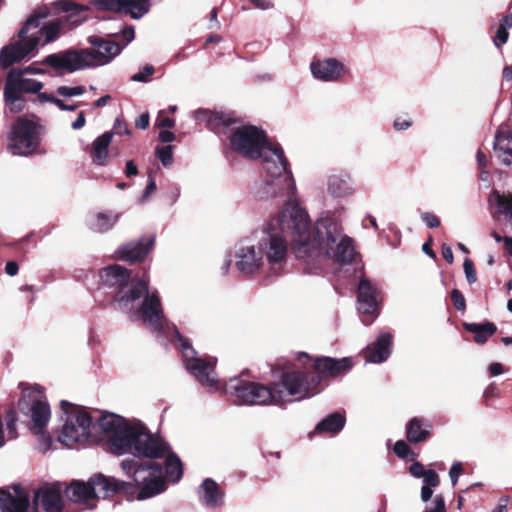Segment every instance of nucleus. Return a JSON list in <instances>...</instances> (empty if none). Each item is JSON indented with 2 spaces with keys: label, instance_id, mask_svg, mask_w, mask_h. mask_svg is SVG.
Masks as SVG:
<instances>
[{
  "label": "nucleus",
  "instance_id": "nucleus-1",
  "mask_svg": "<svg viewBox=\"0 0 512 512\" xmlns=\"http://www.w3.org/2000/svg\"><path fill=\"white\" fill-rule=\"evenodd\" d=\"M286 238L290 239L296 258L313 273L322 260L333 259L340 264H346L355 256L352 239L342 234L340 224L330 212L324 213L318 219L316 233L313 234L307 211L296 203H289L270 222L269 228L263 231L259 240L262 253H265L269 264V271L275 276L284 271L287 263Z\"/></svg>",
  "mask_w": 512,
  "mask_h": 512
},
{
  "label": "nucleus",
  "instance_id": "nucleus-2",
  "mask_svg": "<svg viewBox=\"0 0 512 512\" xmlns=\"http://www.w3.org/2000/svg\"><path fill=\"white\" fill-rule=\"evenodd\" d=\"M120 467L133 482L98 474L87 482L73 481L65 489L67 499L89 505L96 498H108L117 493H123L138 500H145L166 490L163 469L158 463H139L131 458L124 459Z\"/></svg>",
  "mask_w": 512,
  "mask_h": 512
},
{
  "label": "nucleus",
  "instance_id": "nucleus-3",
  "mask_svg": "<svg viewBox=\"0 0 512 512\" xmlns=\"http://www.w3.org/2000/svg\"><path fill=\"white\" fill-rule=\"evenodd\" d=\"M98 426L106 435L109 449L113 454L135 453L150 459L166 455V477L172 482H178L182 478L183 466L180 458L175 453H170L168 444L151 434L143 424H131L121 416L108 413L101 416Z\"/></svg>",
  "mask_w": 512,
  "mask_h": 512
},
{
  "label": "nucleus",
  "instance_id": "nucleus-4",
  "mask_svg": "<svg viewBox=\"0 0 512 512\" xmlns=\"http://www.w3.org/2000/svg\"><path fill=\"white\" fill-rule=\"evenodd\" d=\"M104 285L115 289L113 296L118 309L132 320L142 319L155 332L170 329L164 318L160 297L156 290L150 291L148 279H130L129 271L120 265L104 268L100 273Z\"/></svg>",
  "mask_w": 512,
  "mask_h": 512
},
{
  "label": "nucleus",
  "instance_id": "nucleus-5",
  "mask_svg": "<svg viewBox=\"0 0 512 512\" xmlns=\"http://www.w3.org/2000/svg\"><path fill=\"white\" fill-rule=\"evenodd\" d=\"M297 362L303 366V370L283 373V385L287 388L289 395H298V400L317 394L320 391L322 377L345 375L354 365L350 357L341 359L322 357L312 360L304 352L299 353Z\"/></svg>",
  "mask_w": 512,
  "mask_h": 512
},
{
  "label": "nucleus",
  "instance_id": "nucleus-6",
  "mask_svg": "<svg viewBox=\"0 0 512 512\" xmlns=\"http://www.w3.org/2000/svg\"><path fill=\"white\" fill-rule=\"evenodd\" d=\"M43 16L31 17L19 32V40L3 47L0 51V68L6 69L13 64L36 54L41 36L45 37L43 44L57 40L65 28L61 18L58 17L41 23Z\"/></svg>",
  "mask_w": 512,
  "mask_h": 512
},
{
  "label": "nucleus",
  "instance_id": "nucleus-7",
  "mask_svg": "<svg viewBox=\"0 0 512 512\" xmlns=\"http://www.w3.org/2000/svg\"><path fill=\"white\" fill-rule=\"evenodd\" d=\"M262 166L264 175L254 186V198L259 201L283 199L291 202L295 197L296 185L283 150L266 151Z\"/></svg>",
  "mask_w": 512,
  "mask_h": 512
},
{
  "label": "nucleus",
  "instance_id": "nucleus-8",
  "mask_svg": "<svg viewBox=\"0 0 512 512\" xmlns=\"http://www.w3.org/2000/svg\"><path fill=\"white\" fill-rule=\"evenodd\" d=\"M226 391L243 405H280L290 401L289 397L291 396L283 385V377L273 388L261 383L234 378L227 383ZM294 396L298 400V395Z\"/></svg>",
  "mask_w": 512,
  "mask_h": 512
},
{
  "label": "nucleus",
  "instance_id": "nucleus-9",
  "mask_svg": "<svg viewBox=\"0 0 512 512\" xmlns=\"http://www.w3.org/2000/svg\"><path fill=\"white\" fill-rule=\"evenodd\" d=\"M60 404L65 418L62 417L64 425L59 435V441L70 448L97 441L91 432L93 424L90 415L66 400H62Z\"/></svg>",
  "mask_w": 512,
  "mask_h": 512
},
{
  "label": "nucleus",
  "instance_id": "nucleus-10",
  "mask_svg": "<svg viewBox=\"0 0 512 512\" xmlns=\"http://www.w3.org/2000/svg\"><path fill=\"white\" fill-rule=\"evenodd\" d=\"M171 329L174 338L178 342L179 349L182 352L186 370L190 372L202 386L213 391L218 390L220 384L215 373L216 359L212 357L207 359L197 357V352L190 345L189 341L180 334L174 324H171Z\"/></svg>",
  "mask_w": 512,
  "mask_h": 512
},
{
  "label": "nucleus",
  "instance_id": "nucleus-11",
  "mask_svg": "<svg viewBox=\"0 0 512 512\" xmlns=\"http://www.w3.org/2000/svg\"><path fill=\"white\" fill-rule=\"evenodd\" d=\"M230 144L237 153L249 159L262 158V162L265 161L266 151L282 150L279 145L269 144L264 131L252 125L234 128L230 135Z\"/></svg>",
  "mask_w": 512,
  "mask_h": 512
},
{
  "label": "nucleus",
  "instance_id": "nucleus-12",
  "mask_svg": "<svg viewBox=\"0 0 512 512\" xmlns=\"http://www.w3.org/2000/svg\"><path fill=\"white\" fill-rule=\"evenodd\" d=\"M42 127L36 122L20 117L12 126L8 136V149L13 155L27 156L40 144Z\"/></svg>",
  "mask_w": 512,
  "mask_h": 512
},
{
  "label": "nucleus",
  "instance_id": "nucleus-13",
  "mask_svg": "<svg viewBox=\"0 0 512 512\" xmlns=\"http://www.w3.org/2000/svg\"><path fill=\"white\" fill-rule=\"evenodd\" d=\"M121 36L124 40L123 45L115 41L105 40L96 35L88 37L87 41L92 46L90 49L87 48L91 68L106 65L119 55L122 49L134 39V28H124L121 31Z\"/></svg>",
  "mask_w": 512,
  "mask_h": 512
},
{
  "label": "nucleus",
  "instance_id": "nucleus-14",
  "mask_svg": "<svg viewBox=\"0 0 512 512\" xmlns=\"http://www.w3.org/2000/svg\"><path fill=\"white\" fill-rule=\"evenodd\" d=\"M42 64L50 66L59 73H73L91 68L88 49H67L50 54L42 60Z\"/></svg>",
  "mask_w": 512,
  "mask_h": 512
},
{
  "label": "nucleus",
  "instance_id": "nucleus-15",
  "mask_svg": "<svg viewBox=\"0 0 512 512\" xmlns=\"http://www.w3.org/2000/svg\"><path fill=\"white\" fill-rule=\"evenodd\" d=\"M45 71L34 67L33 65L25 68H13L9 71L5 86L4 94H10L14 99V92L22 93H38L43 88V83L30 78V75L43 74Z\"/></svg>",
  "mask_w": 512,
  "mask_h": 512
},
{
  "label": "nucleus",
  "instance_id": "nucleus-16",
  "mask_svg": "<svg viewBox=\"0 0 512 512\" xmlns=\"http://www.w3.org/2000/svg\"><path fill=\"white\" fill-rule=\"evenodd\" d=\"M264 264L262 249L258 243L251 240H242L235 251L236 268L247 276H253L259 272Z\"/></svg>",
  "mask_w": 512,
  "mask_h": 512
},
{
  "label": "nucleus",
  "instance_id": "nucleus-17",
  "mask_svg": "<svg viewBox=\"0 0 512 512\" xmlns=\"http://www.w3.org/2000/svg\"><path fill=\"white\" fill-rule=\"evenodd\" d=\"M380 289L365 277H362L357 290L358 311L362 315L372 316L371 319H362L365 325H370L379 313L378 297Z\"/></svg>",
  "mask_w": 512,
  "mask_h": 512
},
{
  "label": "nucleus",
  "instance_id": "nucleus-18",
  "mask_svg": "<svg viewBox=\"0 0 512 512\" xmlns=\"http://www.w3.org/2000/svg\"><path fill=\"white\" fill-rule=\"evenodd\" d=\"M93 3L100 10L123 13L133 19L142 18L150 9V5L141 0H93Z\"/></svg>",
  "mask_w": 512,
  "mask_h": 512
},
{
  "label": "nucleus",
  "instance_id": "nucleus-19",
  "mask_svg": "<svg viewBox=\"0 0 512 512\" xmlns=\"http://www.w3.org/2000/svg\"><path fill=\"white\" fill-rule=\"evenodd\" d=\"M30 505V495L21 485H15L12 492L0 490V511L3 512H38Z\"/></svg>",
  "mask_w": 512,
  "mask_h": 512
},
{
  "label": "nucleus",
  "instance_id": "nucleus-20",
  "mask_svg": "<svg viewBox=\"0 0 512 512\" xmlns=\"http://www.w3.org/2000/svg\"><path fill=\"white\" fill-rule=\"evenodd\" d=\"M33 503L36 508L40 504L45 512H61L63 509L62 485L58 482L42 485L35 490Z\"/></svg>",
  "mask_w": 512,
  "mask_h": 512
},
{
  "label": "nucleus",
  "instance_id": "nucleus-21",
  "mask_svg": "<svg viewBox=\"0 0 512 512\" xmlns=\"http://www.w3.org/2000/svg\"><path fill=\"white\" fill-rule=\"evenodd\" d=\"M313 77L322 82H337L345 74V66L335 58L314 60L310 64Z\"/></svg>",
  "mask_w": 512,
  "mask_h": 512
},
{
  "label": "nucleus",
  "instance_id": "nucleus-22",
  "mask_svg": "<svg viewBox=\"0 0 512 512\" xmlns=\"http://www.w3.org/2000/svg\"><path fill=\"white\" fill-rule=\"evenodd\" d=\"M53 4L56 10L65 13L64 15L59 16L65 27L70 29L75 28L85 22L88 18V7L85 5L77 4L71 0H58Z\"/></svg>",
  "mask_w": 512,
  "mask_h": 512
},
{
  "label": "nucleus",
  "instance_id": "nucleus-23",
  "mask_svg": "<svg viewBox=\"0 0 512 512\" xmlns=\"http://www.w3.org/2000/svg\"><path fill=\"white\" fill-rule=\"evenodd\" d=\"M155 244V236L143 237L138 241H131L118 248L116 254L119 259L128 262L142 261Z\"/></svg>",
  "mask_w": 512,
  "mask_h": 512
},
{
  "label": "nucleus",
  "instance_id": "nucleus-24",
  "mask_svg": "<svg viewBox=\"0 0 512 512\" xmlns=\"http://www.w3.org/2000/svg\"><path fill=\"white\" fill-rule=\"evenodd\" d=\"M25 406L28 407V411L26 413L30 416L33 422V429L35 430V433H40L50 419L51 412L49 404L41 399H35L29 404L25 399H23L19 402V407L24 411Z\"/></svg>",
  "mask_w": 512,
  "mask_h": 512
},
{
  "label": "nucleus",
  "instance_id": "nucleus-25",
  "mask_svg": "<svg viewBox=\"0 0 512 512\" xmlns=\"http://www.w3.org/2000/svg\"><path fill=\"white\" fill-rule=\"evenodd\" d=\"M392 335L390 333H381L375 343L366 348V361L371 363H382L388 359L391 354Z\"/></svg>",
  "mask_w": 512,
  "mask_h": 512
},
{
  "label": "nucleus",
  "instance_id": "nucleus-26",
  "mask_svg": "<svg viewBox=\"0 0 512 512\" xmlns=\"http://www.w3.org/2000/svg\"><path fill=\"white\" fill-rule=\"evenodd\" d=\"M432 424L421 417H413L406 424V438L410 443H421L431 436Z\"/></svg>",
  "mask_w": 512,
  "mask_h": 512
},
{
  "label": "nucleus",
  "instance_id": "nucleus-27",
  "mask_svg": "<svg viewBox=\"0 0 512 512\" xmlns=\"http://www.w3.org/2000/svg\"><path fill=\"white\" fill-rule=\"evenodd\" d=\"M327 191L336 198L349 197L354 194L352 179L348 173L332 174L327 179Z\"/></svg>",
  "mask_w": 512,
  "mask_h": 512
},
{
  "label": "nucleus",
  "instance_id": "nucleus-28",
  "mask_svg": "<svg viewBox=\"0 0 512 512\" xmlns=\"http://www.w3.org/2000/svg\"><path fill=\"white\" fill-rule=\"evenodd\" d=\"M113 133L105 132L98 136L93 142L90 150V157L93 164L97 166H106L109 162V145L112 141Z\"/></svg>",
  "mask_w": 512,
  "mask_h": 512
},
{
  "label": "nucleus",
  "instance_id": "nucleus-29",
  "mask_svg": "<svg viewBox=\"0 0 512 512\" xmlns=\"http://www.w3.org/2000/svg\"><path fill=\"white\" fill-rule=\"evenodd\" d=\"M223 497V492L214 480L207 478L203 481L199 490V498L204 505L211 508L219 506L223 503Z\"/></svg>",
  "mask_w": 512,
  "mask_h": 512
},
{
  "label": "nucleus",
  "instance_id": "nucleus-30",
  "mask_svg": "<svg viewBox=\"0 0 512 512\" xmlns=\"http://www.w3.org/2000/svg\"><path fill=\"white\" fill-rule=\"evenodd\" d=\"M494 150L505 165H512V132H498L495 136Z\"/></svg>",
  "mask_w": 512,
  "mask_h": 512
},
{
  "label": "nucleus",
  "instance_id": "nucleus-31",
  "mask_svg": "<svg viewBox=\"0 0 512 512\" xmlns=\"http://www.w3.org/2000/svg\"><path fill=\"white\" fill-rule=\"evenodd\" d=\"M463 327L474 334V341L478 344H484L497 331L496 325L492 322L464 323Z\"/></svg>",
  "mask_w": 512,
  "mask_h": 512
},
{
  "label": "nucleus",
  "instance_id": "nucleus-32",
  "mask_svg": "<svg viewBox=\"0 0 512 512\" xmlns=\"http://www.w3.org/2000/svg\"><path fill=\"white\" fill-rule=\"evenodd\" d=\"M344 425L345 417L336 412L320 421L315 427V432L336 434L344 428Z\"/></svg>",
  "mask_w": 512,
  "mask_h": 512
},
{
  "label": "nucleus",
  "instance_id": "nucleus-33",
  "mask_svg": "<svg viewBox=\"0 0 512 512\" xmlns=\"http://www.w3.org/2000/svg\"><path fill=\"white\" fill-rule=\"evenodd\" d=\"M118 218V214L97 213L89 220V227L96 232H105L115 225Z\"/></svg>",
  "mask_w": 512,
  "mask_h": 512
},
{
  "label": "nucleus",
  "instance_id": "nucleus-34",
  "mask_svg": "<svg viewBox=\"0 0 512 512\" xmlns=\"http://www.w3.org/2000/svg\"><path fill=\"white\" fill-rule=\"evenodd\" d=\"M440 483L438 474L434 470H428L424 475L423 486L421 488V499L427 502L433 495V488L437 487Z\"/></svg>",
  "mask_w": 512,
  "mask_h": 512
},
{
  "label": "nucleus",
  "instance_id": "nucleus-35",
  "mask_svg": "<svg viewBox=\"0 0 512 512\" xmlns=\"http://www.w3.org/2000/svg\"><path fill=\"white\" fill-rule=\"evenodd\" d=\"M198 115L205 117V119H207L209 125L212 128H215L220 124L227 127L232 123V120L230 118H227L223 115L214 114L208 111H199Z\"/></svg>",
  "mask_w": 512,
  "mask_h": 512
},
{
  "label": "nucleus",
  "instance_id": "nucleus-36",
  "mask_svg": "<svg viewBox=\"0 0 512 512\" xmlns=\"http://www.w3.org/2000/svg\"><path fill=\"white\" fill-rule=\"evenodd\" d=\"M508 28H510V25H506L505 18L502 17V19L499 22V26L496 31V35L493 38L494 45L497 48H501V46L507 42L508 37H509Z\"/></svg>",
  "mask_w": 512,
  "mask_h": 512
},
{
  "label": "nucleus",
  "instance_id": "nucleus-37",
  "mask_svg": "<svg viewBox=\"0 0 512 512\" xmlns=\"http://www.w3.org/2000/svg\"><path fill=\"white\" fill-rule=\"evenodd\" d=\"M156 155L163 166L168 167L173 162V147L171 145L156 148Z\"/></svg>",
  "mask_w": 512,
  "mask_h": 512
},
{
  "label": "nucleus",
  "instance_id": "nucleus-38",
  "mask_svg": "<svg viewBox=\"0 0 512 512\" xmlns=\"http://www.w3.org/2000/svg\"><path fill=\"white\" fill-rule=\"evenodd\" d=\"M15 99L10 94H4L5 102L11 112H20L24 108V100L21 94L14 92Z\"/></svg>",
  "mask_w": 512,
  "mask_h": 512
},
{
  "label": "nucleus",
  "instance_id": "nucleus-39",
  "mask_svg": "<svg viewBox=\"0 0 512 512\" xmlns=\"http://www.w3.org/2000/svg\"><path fill=\"white\" fill-rule=\"evenodd\" d=\"M6 426H7V434L9 439H14L16 437V422L17 415L14 410H9L5 416Z\"/></svg>",
  "mask_w": 512,
  "mask_h": 512
},
{
  "label": "nucleus",
  "instance_id": "nucleus-40",
  "mask_svg": "<svg viewBox=\"0 0 512 512\" xmlns=\"http://www.w3.org/2000/svg\"><path fill=\"white\" fill-rule=\"evenodd\" d=\"M423 512H447L444 497L441 494L436 495Z\"/></svg>",
  "mask_w": 512,
  "mask_h": 512
},
{
  "label": "nucleus",
  "instance_id": "nucleus-41",
  "mask_svg": "<svg viewBox=\"0 0 512 512\" xmlns=\"http://www.w3.org/2000/svg\"><path fill=\"white\" fill-rule=\"evenodd\" d=\"M57 94L64 97H73L82 95L85 92V88L83 86H59L56 90Z\"/></svg>",
  "mask_w": 512,
  "mask_h": 512
},
{
  "label": "nucleus",
  "instance_id": "nucleus-42",
  "mask_svg": "<svg viewBox=\"0 0 512 512\" xmlns=\"http://www.w3.org/2000/svg\"><path fill=\"white\" fill-rule=\"evenodd\" d=\"M154 71V67L152 65L147 64L142 68L141 71H139L131 77V81L144 83L148 82L150 76L153 75Z\"/></svg>",
  "mask_w": 512,
  "mask_h": 512
},
{
  "label": "nucleus",
  "instance_id": "nucleus-43",
  "mask_svg": "<svg viewBox=\"0 0 512 512\" xmlns=\"http://www.w3.org/2000/svg\"><path fill=\"white\" fill-rule=\"evenodd\" d=\"M464 273L469 284L477 281V274L471 259L466 258L463 263Z\"/></svg>",
  "mask_w": 512,
  "mask_h": 512
},
{
  "label": "nucleus",
  "instance_id": "nucleus-44",
  "mask_svg": "<svg viewBox=\"0 0 512 512\" xmlns=\"http://www.w3.org/2000/svg\"><path fill=\"white\" fill-rule=\"evenodd\" d=\"M451 299L454 307L458 311H464L466 308V301L463 294L458 289H453L451 291Z\"/></svg>",
  "mask_w": 512,
  "mask_h": 512
},
{
  "label": "nucleus",
  "instance_id": "nucleus-45",
  "mask_svg": "<svg viewBox=\"0 0 512 512\" xmlns=\"http://www.w3.org/2000/svg\"><path fill=\"white\" fill-rule=\"evenodd\" d=\"M421 219L429 228H436L440 225V219L431 212L421 213Z\"/></svg>",
  "mask_w": 512,
  "mask_h": 512
},
{
  "label": "nucleus",
  "instance_id": "nucleus-46",
  "mask_svg": "<svg viewBox=\"0 0 512 512\" xmlns=\"http://www.w3.org/2000/svg\"><path fill=\"white\" fill-rule=\"evenodd\" d=\"M394 453L400 458H406L410 452L409 445L403 441L398 440L394 445Z\"/></svg>",
  "mask_w": 512,
  "mask_h": 512
},
{
  "label": "nucleus",
  "instance_id": "nucleus-47",
  "mask_svg": "<svg viewBox=\"0 0 512 512\" xmlns=\"http://www.w3.org/2000/svg\"><path fill=\"white\" fill-rule=\"evenodd\" d=\"M463 473V467L460 462H454L450 468L449 476L453 486L456 485L459 476Z\"/></svg>",
  "mask_w": 512,
  "mask_h": 512
},
{
  "label": "nucleus",
  "instance_id": "nucleus-48",
  "mask_svg": "<svg viewBox=\"0 0 512 512\" xmlns=\"http://www.w3.org/2000/svg\"><path fill=\"white\" fill-rule=\"evenodd\" d=\"M155 125L161 128H172L175 125V121L172 118L163 116V112H160L156 118Z\"/></svg>",
  "mask_w": 512,
  "mask_h": 512
},
{
  "label": "nucleus",
  "instance_id": "nucleus-49",
  "mask_svg": "<svg viewBox=\"0 0 512 512\" xmlns=\"http://www.w3.org/2000/svg\"><path fill=\"white\" fill-rule=\"evenodd\" d=\"M409 471H410L411 475L416 477V478H421V477L424 478V475L427 472V471H425L424 466L421 463H419V462L413 463L410 466Z\"/></svg>",
  "mask_w": 512,
  "mask_h": 512
},
{
  "label": "nucleus",
  "instance_id": "nucleus-50",
  "mask_svg": "<svg viewBox=\"0 0 512 512\" xmlns=\"http://www.w3.org/2000/svg\"><path fill=\"white\" fill-rule=\"evenodd\" d=\"M135 126L138 129H146L149 126V115L147 113L141 114L135 121Z\"/></svg>",
  "mask_w": 512,
  "mask_h": 512
},
{
  "label": "nucleus",
  "instance_id": "nucleus-51",
  "mask_svg": "<svg viewBox=\"0 0 512 512\" xmlns=\"http://www.w3.org/2000/svg\"><path fill=\"white\" fill-rule=\"evenodd\" d=\"M255 8L267 10L273 7L270 0H249Z\"/></svg>",
  "mask_w": 512,
  "mask_h": 512
},
{
  "label": "nucleus",
  "instance_id": "nucleus-52",
  "mask_svg": "<svg viewBox=\"0 0 512 512\" xmlns=\"http://www.w3.org/2000/svg\"><path fill=\"white\" fill-rule=\"evenodd\" d=\"M159 140L163 143H171L175 140V134L168 130H162L159 133Z\"/></svg>",
  "mask_w": 512,
  "mask_h": 512
},
{
  "label": "nucleus",
  "instance_id": "nucleus-53",
  "mask_svg": "<svg viewBox=\"0 0 512 512\" xmlns=\"http://www.w3.org/2000/svg\"><path fill=\"white\" fill-rule=\"evenodd\" d=\"M394 128L398 131L406 130L411 126V121L408 119L397 118L394 121Z\"/></svg>",
  "mask_w": 512,
  "mask_h": 512
},
{
  "label": "nucleus",
  "instance_id": "nucleus-54",
  "mask_svg": "<svg viewBox=\"0 0 512 512\" xmlns=\"http://www.w3.org/2000/svg\"><path fill=\"white\" fill-rule=\"evenodd\" d=\"M442 255H443V258L448 263H453V261H454L453 251L449 245H447V244L442 245Z\"/></svg>",
  "mask_w": 512,
  "mask_h": 512
},
{
  "label": "nucleus",
  "instance_id": "nucleus-55",
  "mask_svg": "<svg viewBox=\"0 0 512 512\" xmlns=\"http://www.w3.org/2000/svg\"><path fill=\"white\" fill-rule=\"evenodd\" d=\"M19 266L15 261H9L6 263L5 272L9 276H15L18 273Z\"/></svg>",
  "mask_w": 512,
  "mask_h": 512
},
{
  "label": "nucleus",
  "instance_id": "nucleus-56",
  "mask_svg": "<svg viewBox=\"0 0 512 512\" xmlns=\"http://www.w3.org/2000/svg\"><path fill=\"white\" fill-rule=\"evenodd\" d=\"M489 372H490L491 376H498V375L502 374L504 372L502 364L497 363V362L491 363L489 365Z\"/></svg>",
  "mask_w": 512,
  "mask_h": 512
},
{
  "label": "nucleus",
  "instance_id": "nucleus-57",
  "mask_svg": "<svg viewBox=\"0 0 512 512\" xmlns=\"http://www.w3.org/2000/svg\"><path fill=\"white\" fill-rule=\"evenodd\" d=\"M138 173V169L135 165V163L130 160L126 163V169H125V174L127 177H131V176H134V175H137Z\"/></svg>",
  "mask_w": 512,
  "mask_h": 512
},
{
  "label": "nucleus",
  "instance_id": "nucleus-58",
  "mask_svg": "<svg viewBox=\"0 0 512 512\" xmlns=\"http://www.w3.org/2000/svg\"><path fill=\"white\" fill-rule=\"evenodd\" d=\"M85 123H86V119H85L84 113L80 112L77 119L72 123L71 126L74 130H78V129H81L82 127H84Z\"/></svg>",
  "mask_w": 512,
  "mask_h": 512
},
{
  "label": "nucleus",
  "instance_id": "nucleus-59",
  "mask_svg": "<svg viewBox=\"0 0 512 512\" xmlns=\"http://www.w3.org/2000/svg\"><path fill=\"white\" fill-rule=\"evenodd\" d=\"M38 99L40 102H51L54 104V101L56 100V97L52 94L46 93V92H38Z\"/></svg>",
  "mask_w": 512,
  "mask_h": 512
},
{
  "label": "nucleus",
  "instance_id": "nucleus-60",
  "mask_svg": "<svg viewBox=\"0 0 512 512\" xmlns=\"http://www.w3.org/2000/svg\"><path fill=\"white\" fill-rule=\"evenodd\" d=\"M156 190V183L153 178H150L145 191L143 193V198L148 197L151 193H153Z\"/></svg>",
  "mask_w": 512,
  "mask_h": 512
},
{
  "label": "nucleus",
  "instance_id": "nucleus-61",
  "mask_svg": "<svg viewBox=\"0 0 512 512\" xmlns=\"http://www.w3.org/2000/svg\"><path fill=\"white\" fill-rule=\"evenodd\" d=\"M476 160H477V164H478L479 168H481V169H483L487 164L486 156L481 150L477 151Z\"/></svg>",
  "mask_w": 512,
  "mask_h": 512
},
{
  "label": "nucleus",
  "instance_id": "nucleus-62",
  "mask_svg": "<svg viewBox=\"0 0 512 512\" xmlns=\"http://www.w3.org/2000/svg\"><path fill=\"white\" fill-rule=\"evenodd\" d=\"M507 502H508V499L507 498H502L499 502V504L497 505V507H495L492 512H507Z\"/></svg>",
  "mask_w": 512,
  "mask_h": 512
},
{
  "label": "nucleus",
  "instance_id": "nucleus-63",
  "mask_svg": "<svg viewBox=\"0 0 512 512\" xmlns=\"http://www.w3.org/2000/svg\"><path fill=\"white\" fill-rule=\"evenodd\" d=\"M504 243V249L505 251L512 256V238L511 237H504L503 239Z\"/></svg>",
  "mask_w": 512,
  "mask_h": 512
},
{
  "label": "nucleus",
  "instance_id": "nucleus-64",
  "mask_svg": "<svg viewBox=\"0 0 512 512\" xmlns=\"http://www.w3.org/2000/svg\"><path fill=\"white\" fill-rule=\"evenodd\" d=\"M502 76H503V79H505L507 81H511L512 80V67L505 66L503 68Z\"/></svg>",
  "mask_w": 512,
  "mask_h": 512
}]
</instances>
